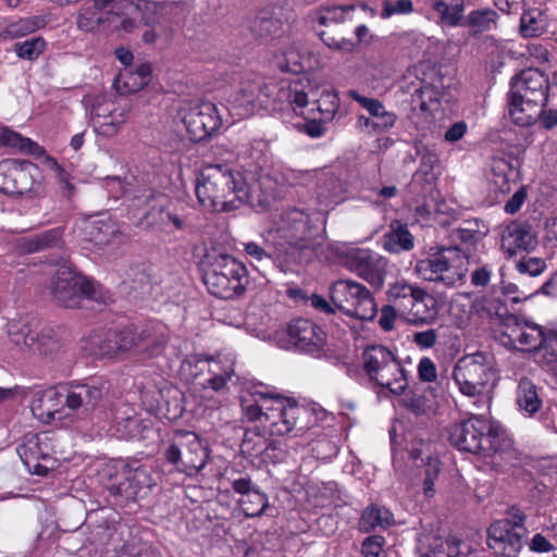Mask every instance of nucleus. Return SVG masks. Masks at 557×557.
Returning a JSON list of instances; mask_svg holds the SVG:
<instances>
[{
    "mask_svg": "<svg viewBox=\"0 0 557 557\" xmlns=\"http://www.w3.org/2000/svg\"><path fill=\"white\" fill-rule=\"evenodd\" d=\"M545 268V261L537 257L524 256L516 263V269L520 274H528L530 276L540 275Z\"/></svg>",
    "mask_w": 557,
    "mask_h": 557,
    "instance_id": "bf43d9fd",
    "label": "nucleus"
},
{
    "mask_svg": "<svg viewBox=\"0 0 557 557\" xmlns=\"http://www.w3.org/2000/svg\"><path fill=\"white\" fill-rule=\"evenodd\" d=\"M363 370L374 384L400 395L408 385L406 371L393 351L382 345H372L362 352Z\"/></svg>",
    "mask_w": 557,
    "mask_h": 557,
    "instance_id": "6e6552de",
    "label": "nucleus"
},
{
    "mask_svg": "<svg viewBox=\"0 0 557 557\" xmlns=\"http://www.w3.org/2000/svg\"><path fill=\"white\" fill-rule=\"evenodd\" d=\"M385 540L380 535H372L364 540L362 544V554L364 557H385L383 546Z\"/></svg>",
    "mask_w": 557,
    "mask_h": 557,
    "instance_id": "69168bd1",
    "label": "nucleus"
},
{
    "mask_svg": "<svg viewBox=\"0 0 557 557\" xmlns=\"http://www.w3.org/2000/svg\"><path fill=\"white\" fill-rule=\"evenodd\" d=\"M189 139L199 143L209 138L222 125L218 108L210 101L191 106L183 117Z\"/></svg>",
    "mask_w": 557,
    "mask_h": 557,
    "instance_id": "6ab92c4d",
    "label": "nucleus"
},
{
    "mask_svg": "<svg viewBox=\"0 0 557 557\" xmlns=\"http://www.w3.org/2000/svg\"><path fill=\"white\" fill-rule=\"evenodd\" d=\"M330 299L343 314L370 321L377 312L376 302L370 290L352 280H338L331 284Z\"/></svg>",
    "mask_w": 557,
    "mask_h": 557,
    "instance_id": "f8f14e48",
    "label": "nucleus"
},
{
    "mask_svg": "<svg viewBox=\"0 0 557 557\" xmlns=\"http://www.w3.org/2000/svg\"><path fill=\"white\" fill-rule=\"evenodd\" d=\"M475 306L482 317L503 319L509 315L507 306L498 299L483 297Z\"/></svg>",
    "mask_w": 557,
    "mask_h": 557,
    "instance_id": "864d4df0",
    "label": "nucleus"
},
{
    "mask_svg": "<svg viewBox=\"0 0 557 557\" xmlns=\"http://www.w3.org/2000/svg\"><path fill=\"white\" fill-rule=\"evenodd\" d=\"M65 393H61L55 388L48 389L38 399V404L33 407V410H40L38 413L40 419H45L46 422H50L55 419V416L60 413V408L65 407Z\"/></svg>",
    "mask_w": 557,
    "mask_h": 557,
    "instance_id": "e433bc0d",
    "label": "nucleus"
},
{
    "mask_svg": "<svg viewBox=\"0 0 557 557\" xmlns=\"http://www.w3.org/2000/svg\"><path fill=\"white\" fill-rule=\"evenodd\" d=\"M185 430H176L174 433L173 441L163 449V458L180 471H183V445L181 442H185Z\"/></svg>",
    "mask_w": 557,
    "mask_h": 557,
    "instance_id": "603ef678",
    "label": "nucleus"
},
{
    "mask_svg": "<svg viewBox=\"0 0 557 557\" xmlns=\"http://www.w3.org/2000/svg\"><path fill=\"white\" fill-rule=\"evenodd\" d=\"M404 396L399 404L401 407L414 416L429 413L435 406V394L432 387L414 386L408 392H403Z\"/></svg>",
    "mask_w": 557,
    "mask_h": 557,
    "instance_id": "cd10ccee",
    "label": "nucleus"
},
{
    "mask_svg": "<svg viewBox=\"0 0 557 557\" xmlns=\"http://www.w3.org/2000/svg\"><path fill=\"white\" fill-rule=\"evenodd\" d=\"M498 14L495 10L490 8L478 9L471 11L463 25L471 28L473 33L488 32L496 26Z\"/></svg>",
    "mask_w": 557,
    "mask_h": 557,
    "instance_id": "79ce46f5",
    "label": "nucleus"
},
{
    "mask_svg": "<svg viewBox=\"0 0 557 557\" xmlns=\"http://www.w3.org/2000/svg\"><path fill=\"white\" fill-rule=\"evenodd\" d=\"M0 146L14 148L21 152L36 157L45 153L44 148L37 143L23 137L21 134L3 125H0Z\"/></svg>",
    "mask_w": 557,
    "mask_h": 557,
    "instance_id": "72a5a7b5",
    "label": "nucleus"
},
{
    "mask_svg": "<svg viewBox=\"0 0 557 557\" xmlns=\"http://www.w3.org/2000/svg\"><path fill=\"white\" fill-rule=\"evenodd\" d=\"M310 85L307 78H296L289 83L287 90L288 107L298 114V110H302L308 104V94L306 87Z\"/></svg>",
    "mask_w": 557,
    "mask_h": 557,
    "instance_id": "49530a36",
    "label": "nucleus"
},
{
    "mask_svg": "<svg viewBox=\"0 0 557 557\" xmlns=\"http://www.w3.org/2000/svg\"><path fill=\"white\" fill-rule=\"evenodd\" d=\"M125 466V473L128 474V482L132 487H134L135 498L137 499L140 491L146 487L151 486V478L148 471L138 466L136 468H131L128 465Z\"/></svg>",
    "mask_w": 557,
    "mask_h": 557,
    "instance_id": "5fc2aeb1",
    "label": "nucleus"
},
{
    "mask_svg": "<svg viewBox=\"0 0 557 557\" xmlns=\"http://www.w3.org/2000/svg\"><path fill=\"white\" fill-rule=\"evenodd\" d=\"M234 114L247 116L257 110H264L269 113L278 111V87L275 83H265L259 76L244 77L237 89L227 98Z\"/></svg>",
    "mask_w": 557,
    "mask_h": 557,
    "instance_id": "9d476101",
    "label": "nucleus"
},
{
    "mask_svg": "<svg viewBox=\"0 0 557 557\" xmlns=\"http://www.w3.org/2000/svg\"><path fill=\"white\" fill-rule=\"evenodd\" d=\"M438 338V332L434 329H429L421 332H416L412 335V342L422 349H429L435 346Z\"/></svg>",
    "mask_w": 557,
    "mask_h": 557,
    "instance_id": "338daca9",
    "label": "nucleus"
},
{
    "mask_svg": "<svg viewBox=\"0 0 557 557\" xmlns=\"http://www.w3.org/2000/svg\"><path fill=\"white\" fill-rule=\"evenodd\" d=\"M400 318L408 324L421 326L432 324L438 315L436 298L417 284L405 281L394 283Z\"/></svg>",
    "mask_w": 557,
    "mask_h": 557,
    "instance_id": "ddd939ff",
    "label": "nucleus"
},
{
    "mask_svg": "<svg viewBox=\"0 0 557 557\" xmlns=\"http://www.w3.org/2000/svg\"><path fill=\"white\" fill-rule=\"evenodd\" d=\"M458 553L454 542L436 535L428 536L420 547L421 557H456Z\"/></svg>",
    "mask_w": 557,
    "mask_h": 557,
    "instance_id": "a19ab883",
    "label": "nucleus"
},
{
    "mask_svg": "<svg viewBox=\"0 0 557 557\" xmlns=\"http://www.w3.org/2000/svg\"><path fill=\"white\" fill-rule=\"evenodd\" d=\"M393 522V513L385 507L370 505L366 507L359 519V530L370 532L376 528L386 529Z\"/></svg>",
    "mask_w": 557,
    "mask_h": 557,
    "instance_id": "f704fd0d",
    "label": "nucleus"
},
{
    "mask_svg": "<svg viewBox=\"0 0 557 557\" xmlns=\"http://www.w3.org/2000/svg\"><path fill=\"white\" fill-rule=\"evenodd\" d=\"M110 383L102 376H90L72 381L64 388V405L79 418H89L99 409L110 393Z\"/></svg>",
    "mask_w": 557,
    "mask_h": 557,
    "instance_id": "4468645a",
    "label": "nucleus"
},
{
    "mask_svg": "<svg viewBox=\"0 0 557 557\" xmlns=\"http://www.w3.org/2000/svg\"><path fill=\"white\" fill-rule=\"evenodd\" d=\"M339 109V98L335 91L324 90L318 100V110L324 119L332 120Z\"/></svg>",
    "mask_w": 557,
    "mask_h": 557,
    "instance_id": "6e6d98bb",
    "label": "nucleus"
},
{
    "mask_svg": "<svg viewBox=\"0 0 557 557\" xmlns=\"http://www.w3.org/2000/svg\"><path fill=\"white\" fill-rule=\"evenodd\" d=\"M414 247V237L408 225L399 220H393L388 231L383 235V248L392 253L409 251Z\"/></svg>",
    "mask_w": 557,
    "mask_h": 557,
    "instance_id": "c85d7f7f",
    "label": "nucleus"
},
{
    "mask_svg": "<svg viewBox=\"0 0 557 557\" xmlns=\"http://www.w3.org/2000/svg\"><path fill=\"white\" fill-rule=\"evenodd\" d=\"M548 91V77L542 71L530 67L521 71L511 78L508 94L517 98L547 103Z\"/></svg>",
    "mask_w": 557,
    "mask_h": 557,
    "instance_id": "412c9836",
    "label": "nucleus"
},
{
    "mask_svg": "<svg viewBox=\"0 0 557 557\" xmlns=\"http://www.w3.org/2000/svg\"><path fill=\"white\" fill-rule=\"evenodd\" d=\"M281 238L284 239L286 263L312 261L320 244L312 237L305 212L290 209L281 215Z\"/></svg>",
    "mask_w": 557,
    "mask_h": 557,
    "instance_id": "0eeeda50",
    "label": "nucleus"
},
{
    "mask_svg": "<svg viewBox=\"0 0 557 557\" xmlns=\"http://www.w3.org/2000/svg\"><path fill=\"white\" fill-rule=\"evenodd\" d=\"M325 343V333L320 326L305 318L292 320L285 330V347L299 351L320 352Z\"/></svg>",
    "mask_w": 557,
    "mask_h": 557,
    "instance_id": "aec40b11",
    "label": "nucleus"
},
{
    "mask_svg": "<svg viewBox=\"0 0 557 557\" xmlns=\"http://www.w3.org/2000/svg\"><path fill=\"white\" fill-rule=\"evenodd\" d=\"M196 196L206 209L227 212L237 209L248 193L239 172L227 164H209L197 178Z\"/></svg>",
    "mask_w": 557,
    "mask_h": 557,
    "instance_id": "f257e3e1",
    "label": "nucleus"
},
{
    "mask_svg": "<svg viewBox=\"0 0 557 557\" xmlns=\"http://www.w3.org/2000/svg\"><path fill=\"white\" fill-rule=\"evenodd\" d=\"M109 495L114 498L115 505H126L129 502H135L134 487L128 482V474L125 473V466H122V472L116 474L114 479H110L107 485Z\"/></svg>",
    "mask_w": 557,
    "mask_h": 557,
    "instance_id": "ea45409f",
    "label": "nucleus"
},
{
    "mask_svg": "<svg viewBox=\"0 0 557 557\" xmlns=\"http://www.w3.org/2000/svg\"><path fill=\"white\" fill-rule=\"evenodd\" d=\"M46 41L42 37H32L14 45L16 55L23 60L34 61L46 50Z\"/></svg>",
    "mask_w": 557,
    "mask_h": 557,
    "instance_id": "09e8293b",
    "label": "nucleus"
},
{
    "mask_svg": "<svg viewBox=\"0 0 557 557\" xmlns=\"http://www.w3.org/2000/svg\"><path fill=\"white\" fill-rule=\"evenodd\" d=\"M543 351V357L548 364H553L554 369L557 368V332L549 331L545 334V342L540 347Z\"/></svg>",
    "mask_w": 557,
    "mask_h": 557,
    "instance_id": "e2e57ef3",
    "label": "nucleus"
},
{
    "mask_svg": "<svg viewBox=\"0 0 557 557\" xmlns=\"http://www.w3.org/2000/svg\"><path fill=\"white\" fill-rule=\"evenodd\" d=\"M117 233L116 225L109 219L91 216L82 226L83 238L98 248L108 245Z\"/></svg>",
    "mask_w": 557,
    "mask_h": 557,
    "instance_id": "bb28decb",
    "label": "nucleus"
},
{
    "mask_svg": "<svg viewBox=\"0 0 557 557\" xmlns=\"http://www.w3.org/2000/svg\"><path fill=\"white\" fill-rule=\"evenodd\" d=\"M112 17H120V15L112 11L103 13L102 10L97 8L94 3L92 5L85 4L77 14L76 24L81 30L94 33L103 26L106 22H111Z\"/></svg>",
    "mask_w": 557,
    "mask_h": 557,
    "instance_id": "2f4dec72",
    "label": "nucleus"
},
{
    "mask_svg": "<svg viewBox=\"0 0 557 557\" xmlns=\"http://www.w3.org/2000/svg\"><path fill=\"white\" fill-rule=\"evenodd\" d=\"M50 293L57 305L70 309L79 308L83 299L106 304L109 298L102 285L71 265H62L55 271Z\"/></svg>",
    "mask_w": 557,
    "mask_h": 557,
    "instance_id": "39448f33",
    "label": "nucleus"
},
{
    "mask_svg": "<svg viewBox=\"0 0 557 557\" xmlns=\"http://www.w3.org/2000/svg\"><path fill=\"white\" fill-rule=\"evenodd\" d=\"M448 440L461 451L483 456H491L508 446L504 429L479 414L451 425Z\"/></svg>",
    "mask_w": 557,
    "mask_h": 557,
    "instance_id": "20e7f679",
    "label": "nucleus"
},
{
    "mask_svg": "<svg viewBox=\"0 0 557 557\" xmlns=\"http://www.w3.org/2000/svg\"><path fill=\"white\" fill-rule=\"evenodd\" d=\"M413 12V2L411 0H385L382 8V16L389 17L395 14H409Z\"/></svg>",
    "mask_w": 557,
    "mask_h": 557,
    "instance_id": "680f3d73",
    "label": "nucleus"
},
{
    "mask_svg": "<svg viewBox=\"0 0 557 557\" xmlns=\"http://www.w3.org/2000/svg\"><path fill=\"white\" fill-rule=\"evenodd\" d=\"M440 474V460L437 458L429 457L424 469L423 479V493L426 497L435 495L434 482Z\"/></svg>",
    "mask_w": 557,
    "mask_h": 557,
    "instance_id": "4d7b16f0",
    "label": "nucleus"
},
{
    "mask_svg": "<svg viewBox=\"0 0 557 557\" xmlns=\"http://www.w3.org/2000/svg\"><path fill=\"white\" fill-rule=\"evenodd\" d=\"M506 169H510L509 164L499 159L494 162L493 171L495 173L494 185L500 190L503 194H507L511 190L510 181L505 173Z\"/></svg>",
    "mask_w": 557,
    "mask_h": 557,
    "instance_id": "0e129e2a",
    "label": "nucleus"
},
{
    "mask_svg": "<svg viewBox=\"0 0 557 557\" xmlns=\"http://www.w3.org/2000/svg\"><path fill=\"white\" fill-rule=\"evenodd\" d=\"M202 281L208 292L221 299H234L246 292L248 272L244 263L215 248L201 259Z\"/></svg>",
    "mask_w": 557,
    "mask_h": 557,
    "instance_id": "f03ea898",
    "label": "nucleus"
},
{
    "mask_svg": "<svg viewBox=\"0 0 557 557\" xmlns=\"http://www.w3.org/2000/svg\"><path fill=\"white\" fill-rule=\"evenodd\" d=\"M10 342L22 351L37 352L53 359L63 350L58 332L50 326L38 329V322L32 320H11L7 324Z\"/></svg>",
    "mask_w": 557,
    "mask_h": 557,
    "instance_id": "1a4fd4ad",
    "label": "nucleus"
},
{
    "mask_svg": "<svg viewBox=\"0 0 557 557\" xmlns=\"http://www.w3.org/2000/svg\"><path fill=\"white\" fill-rule=\"evenodd\" d=\"M544 330L535 324H525L513 329L510 338L513 343L520 345L521 350L535 351L540 350L541 345L545 342Z\"/></svg>",
    "mask_w": 557,
    "mask_h": 557,
    "instance_id": "473e14b6",
    "label": "nucleus"
},
{
    "mask_svg": "<svg viewBox=\"0 0 557 557\" xmlns=\"http://www.w3.org/2000/svg\"><path fill=\"white\" fill-rule=\"evenodd\" d=\"M355 4L325 5L320 7L313 13V21L325 29L317 32L320 39L329 48L337 51L351 52L356 42L346 38L343 32H336V26L343 24L355 12Z\"/></svg>",
    "mask_w": 557,
    "mask_h": 557,
    "instance_id": "dca6fc26",
    "label": "nucleus"
},
{
    "mask_svg": "<svg viewBox=\"0 0 557 557\" xmlns=\"http://www.w3.org/2000/svg\"><path fill=\"white\" fill-rule=\"evenodd\" d=\"M523 521L524 516L516 513L512 520L502 519L493 522L488 528V547L496 555L516 557L522 548V540L527 532Z\"/></svg>",
    "mask_w": 557,
    "mask_h": 557,
    "instance_id": "f3484780",
    "label": "nucleus"
},
{
    "mask_svg": "<svg viewBox=\"0 0 557 557\" xmlns=\"http://www.w3.org/2000/svg\"><path fill=\"white\" fill-rule=\"evenodd\" d=\"M148 224L166 228L172 225L175 231H184L187 227V218L178 213L171 205L152 206L144 215Z\"/></svg>",
    "mask_w": 557,
    "mask_h": 557,
    "instance_id": "c756f323",
    "label": "nucleus"
},
{
    "mask_svg": "<svg viewBox=\"0 0 557 557\" xmlns=\"http://www.w3.org/2000/svg\"><path fill=\"white\" fill-rule=\"evenodd\" d=\"M259 186L261 191L259 203L264 208H270L278 200L277 183L269 176H262Z\"/></svg>",
    "mask_w": 557,
    "mask_h": 557,
    "instance_id": "13d9d810",
    "label": "nucleus"
},
{
    "mask_svg": "<svg viewBox=\"0 0 557 557\" xmlns=\"http://www.w3.org/2000/svg\"><path fill=\"white\" fill-rule=\"evenodd\" d=\"M546 104L536 100L507 95L508 115L516 125L522 127L535 124L541 115V107H546Z\"/></svg>",
    "mask_w": 557,
    "mask_h": 557,
    "instance_id": "a878e982",
    "label": "nucleus"
},
{
    "mask_svg": "<svg viewBox=\"0 0 557 557\" xmlns=\"http://www.w3.org/2000/svg\"><path fill=\"white\" fill-rule=\"evenodd\" d=\"M438 163V157L435 152L425 150L421 154L420 166L414 172L416 180L419 177H426L430 181L435 180V175L433 174L434 166Z\"/></svg>",
    "mask_w": 557,
    "mask_h": 557,
    "instance_id": "052dcab7",
    "label": "nucleus"
},
{
    "mask_svg": "<svg viewBox=\"0 0 557 557\" xmlns=\"http://www.w3.org/2000/svg\"><path fill=\"white\" fill-rule=\"evenodd\" d=\"M276 18L273 9H262L251 20L250 32L258 38H265L276 29Z\"/></svg>",
    "mask_w": 557,
    "mask_h": 557,
    "instance_id": "a18cd8bd",
    "label": "nucleus"
},
{
    "mask_svg": "<svg viewBox=\"0 0 557 557\" xmlns=\"http://www.w3.org/2000/svg\"><path fill=\"white\" fill-rule=\"evenodd\" d=\"M240 509L247 517H257L263 513L268 506L267 496L258 490L249 492L238 500Z\"/></svg>",
    "mask_w": 557,
    "mask_h": 557,
    "instance_id": "de8ad7c7",
    "label": "nucleus"
},
{
    "mask_svg": "<svg viewBox=\"0 0 557 557\" xmlns=\"http://www.w3.org/2000/svg\"><path fill=\"white\" fill-rule=\"evenodd\" d=\"M547 22L540 9H529L520 17V34L524 38H533L546 32Z\"/></svg>",
    "mask_w": 557,
    "mask_h": 557,
    "instance_id": "4c0bfd02",
    "label": "nucleus"
},
{
    "mask_svg": "<svg viewBox=\"0 0 557 557\" xmlns=\"http://www.w3.org/2000/svg\"><path fill=\"white\" fill-rule=\"evenodd\" d=\"M184 437L185 442L180 443V445H183V472H198L207 463L209 458L208 448L195 432L185 431Z\"/></svg>",
    "mask_w": 557,
    "mask_h": 557,
    "instance_id": "393cba45",
    "label": "nucleus"
},
{
    "mask_svg": "<svg viewBox=\"0 0 557 557\" xmlns=\"http://www.w3.org/2000/svg\"><path fill=\"white\" fill-rule=\"evenodd\" d=\"M469 258L458 246L441 247L416 263V273L424 281L455 287L463 283Z\"/></svg>",
    "mask_w": 557,
    "mask_h": 557,
    "instance_id": "423d86ee",
    "label": "nucleus"
},
{
    "mask_svg": "<svg viewBox=\"0 0 557 557\" xmlns=\"http://www.w3.org/2000/svg\"><path fill=\"white\" fill-rule=\"evenodd\" d=\"M344 265L371 286L381 288L384 284L387 260L370 249L354 248L343 258Z\"/></svg>",
    "mask_w": 557,
    "mask_h": 557,
    "instance_id": "a211bd4d",
    "label": "nucleus"
},
{
    "mask_svg": "<svg viewBox=\"0 0 557 557\" xmlns=\"http://www.w3.org/2000/svg\"><path fill=\"white\" fill-rule=\"evenodd\" d=\"M496 361L488 351H476L462 356L454 368V380L459 391L469 397L483 395L495 381Z\"/></svg>",
    "mask_w": 557,
    "mask_h": 557,
    "instance_id": "9b49d317",
    "label": "nucleus"
},
{
    "mask_svg": "<svg viewBox=\"0 0 557 557\" xmlns=\"http://www.w3.org/2000/svg\"><path fill=\"white\" fill-rule=\"evenodd\" d=\"M309 414V411L304 406H299L294 399L281 396V419L285 425V433H289L293 430L302 432L306 426H297L298 422Z\"/></svg>",
    "mask_w": 557,
    "mask_h": 557,
    "instance_id": "c9c22d12",
    "label": "nucleus"
},
{
    "mask_svg": "<svg viewBox=\"0 0 557 557\" xmlns=\"http://www.w3.org/2000/svg\"><path fill=\"white\" fill-rule=\"evenodd\" d=\"M169 341L165 327L158 322L129 324L121 330L109 332L100 346L103 356L113 357L117 352L134 350L151 358L159 356Z\"/></svg>",
    "mask_w": 557,
    "mask_h": 557,
    "instance_id": "7ed1b4c3",
    "label": "nucleus"
},
{
    "mask_svg": "<svg viewBox=\"0 0 557 557\" xmlns=\"http://www.w3.org/2000/svg\"><path fill=\"white\" fill-rule=\"evenodd\" d=\"M210 377L201 383L202 389H211L215 393H225L228 389L227 383L235 374L232 367L222 368L219 363H214L209 368Z\"/></svg>",
    "mask_w": 557,
    "mask_h": 557,
    "instance_id": "37998d69",
    "label": "nucleus"
},
{
    "mask_svg": "<svg viewBox=\"0 0 557 557\" xmlns=\"http://www.w3.org/2000/svg\"><path fill=\"white\" fill-rule=\"evenodd\" d=\"M46 440H48L47 433H27L16 447V453L28 471L38 475L47 473V468L38 462L39 459H46L49 456L42 447L46 445Z\"/></svg>",
    "mask_w": 557,
    "mask_h": 557,
    "instance_id": "b1692460",
    "label": "nucleus"
},
{
    "mask_svg": "<svg viewBox=\"0 0 557 557\" xmlns=\"http://www.w3.org/2000/svg\"><path fill=\"white\" fill-rule=\"evenodd\" d=\"M516 401L521 411L529 417H533L543 407L541 388L528 377L520 379L517 386Z\"/></svg>",
    "mask_w": 557,
    "mask_h": 557,
    "instance_id": "7c9ffc66",
    "label": "nucleus"
},
{
    "mask_svg": "<svg viewBox=\"0 0 557 557\" xmlns=\"http://www.w3.org/2000/svg\"><path fill=\"white\" fill-rule=\"evenodd\" d=\"M41 173L30 161L4 159L0 161V193L10 196L39 195Z\"/></svg>",
    "mask_w": 557,
    "mask_h": 557,
    "instance_id": "2eb2a0df",
    "label": "nucleus"
},
{
    "mask_svg": "<svg viewBox=\"0 0 557 557\" xmlns=\"http://www.w3.org/2000/svg\"><path fill=\"white\" fill-rule=\"evenodd\" d=\"M536 245V235L527 223L510 222L502 233L500 248L508 257H513L519 252H529Z\"/></svg>",
    "mask_w": 557,
    "mask_h": 557,
    "instance_id": "4be33fe9",
    "label": "nucleus"
},
{
    "mask_svg": "<svg viewBox=\"0 0 557 557\" xmlns=\"http://www.w3.org/2000/svg\"><path fill=\"white\" fill-rule=\"evenodd\" d=\"M430 74L436 77L435 81L428 82L425 78H422L420 87L414 91V95L420 99V108L422 110L426 109L428 103L438 101L442 95V78L435 70H431Z\"/></svg>",
    "mask_w": 557,
    "mask_h": 557,
    "instance_id": "c03bdc74",
    "label": "nucleus"
},
{
    "mask_svg": "<svg viewBox=\"0 0 557 557\" xmlns=\"http://www.w3.org/2000/svg\"><path fill=\"white\" fill-rule=\"evenodd\" d=\"M64 232V226H55L21 237L16 240V248L21 253L25 255L63 249L65 246Z\"/></svg>",
    "mask_w": 557,
    "mask_h": 557,
    "instance_id": "5701e85b",
    "label": "nucleus"
},
{
    "mask_svg": "<svg viewBox=\"0 0 557 557\" xmlns=\"http://www.w3.org/2000/svg\"><path fill=\"white\" fill-rule=\"evenodd\" d=\"M387 297L389 304L383 306L381 310V317L379 320V324L384 331L393 330L396 317H400V311L396 306V301H398V295L395 284L389 286Z\"/></svg>",
    "mask_w": 557,
    "mask_h": 557,
    "instance_id": "8fccbe9b",
    "label": "nucleus"
},
{
    "mask_svg": "<svg viewBox=\"0 0 557 557\" xmlns=\"http://www.w3.org/2000/svg\"><path fill=\"white\" fill-rule=\"evenodd\" d=\"M42 26V20L38 16L20 18L16 22L10 23L4 34L11 38H18L38 30Z\"/></svg>",
    "mask_w": 557,
    "mask_h": 557,
    "instance_id": "3c124183",
    "label": "nucleus"
},
{
    "mask_svg": "<svg viewBox=\"0 0 557 557\" xmlns=\"http://www.w3.org/2000/svg\"><path fill=\"white\" fill-rule=\"evenodd\" d=\"M528 197V188L521 185L518 190L508 199L504 206V210L508 214L517 213Z\"/></svg>",
    "mask_w": 557,
    "mask_h": 557,
    "instance_id": "774afa93",
    "label": "nucleus"
},
{
    "mask_svg": "<svg viewBox=\"0 0 557 557\" xmlns=\"http://www.w3.org/2000/svg\"><path fill=\"white\" fill-rule=\"evenodd\" d=\"M431 7L438 14L443 24L457 26L461 21L465 0H433Z\"/></svg>",
    "mask_w": 557,
    "mask_h": 557,
    "instance_id": "58836bf2",
    "label": "nucleus"
}]
</instances>
